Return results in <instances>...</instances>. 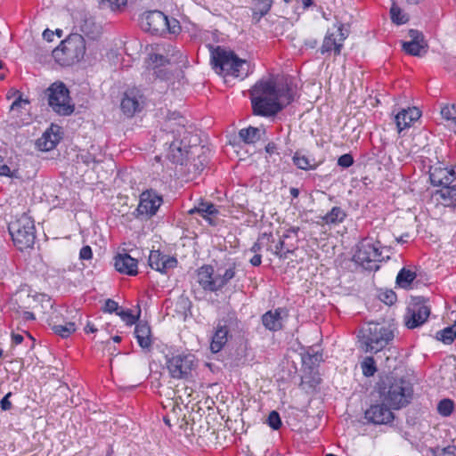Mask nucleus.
<instances>
[{"label":"nucleus","mask_w":456,"mask_h":456,"mask_svg":"<svg viewBox=\"0 0 456 456\" xmlns=\"http://www.w3.org/2000/svg\"><path fill=\"white\" fill-rule=\"evenodd\" d=\"M295 93L288 84L276 85L272 79L260 80L250 90L253 111L273 116L294 101Z\"/></svg>","instance_id":"1"},{"label":"nucleus","mask_w":456,"mask_h":456,"mask_svg":"<svg viewBox=\"0 0 456 456\" xmlns=\"http://www.w3.org/2000/svg\"><path fill=\"white\" fill-rule=\"evenodd\" d=\"M395 328L386 322H368L358 333L359 347L365 353H378L395 338Z\"/></svg>","instance_id":"2"},{"label":"nucleus","mask_w":456,"mask_h":456,"mask_svg":"<svg viewBox=\"0 0 456 456\" xmlns=\"http://www.w3.org/2000/svg\"><path fill=\"white\" fill-rule=\"evenodd\" d=\"M380 399L393 410L407 406L413 396L412 384L403 378H387L379 389Z\"/></svg>","instance_id":"3"},{"label":"nucleus","mask_w":456,"mask_h":456,"mask_svg":"<svg viewBox=\"0 0 456 456\" xmlns=\"http://www.w3.org/2000/svg\"><path fill=\"white\" fill-rule=\"evenodd\" d=\"M211 63L216 72L224 76L243 79L251 71L250 64L246 60L239 58L233 52L220 46L211 51Z\"/></svg>","instance_id":"4"},{"label":"nucleus","mask_w":456,"mask_h":456,"mask_svg":"<svg viewBox=\"0 0 456 456\" xmlns=\"http://www.w3.org/2000/svg\"><path fill=\"white\" fill-rule=\"evenodd\" d=\"M8 231L14 245L20 250L32 248L34 245L36 239L34 221L28 215L23 214L11 222Z\"/></svg>","instance_id":"5"},{"label":"nucleus","mask_w":456,"mask_h":456,"mask_svg":"<svg viewBox=\"0 0 456 456\" xmlns=\"http://www.w3.org/2000/svg\"><path fill=\"white\" fill-rule=\"evenodd\" d=\"M141 25L144 30L160 36L166 33L177 34L181 30L176 19H168L162 12L157 10L145 12L141 18Z\"/></svg>","instance_id":"6"},{"label":"nucleus","mask_w":456,"mask_h":456,"mask_svg":"<svg viewBox=\"0 0 456 456\" xmlns=\"http://www.w3.org/2000/svg\"><path fill=\"white\" fill-rule=\"evenodd\" d=\"M86 52L84 38L79 35L69 37L53 51V55L61 65L69 66L80 61Z\"/></svg>","instance_id":"7"},{"label":"nucleus","mask_w":456,"mask_h":456,"mask_svg":"<svg viewBox=\"0 0 456 456\" xmlns=\"http://www.w3.org/2000/svg\"><path fill=\"white\" fill-rule=\"evenodd\" d=\"M354 259L364 269L378 270L379 263L385 259L380 242L370 237L362 239L358 245Z\"/></svg>","instance_id":"8"},{"label":"nucleus","mask_w":456,"mask_h":456,"mask_svg":"<svg viewBox=\"0 0 456 456\" xmlns=\"http://www.w3.org/2000/svg\"><path fill=\"white\" fill-rule=\"evenodd\" d=\"M48 104L54 112L61 116H69L74 112L69 92L63 83H53L46 91Z\"/></svg>","instance_id":"9"},{"label":"nucleus","mask_w":456,"mask_h":456,"mask_svg":"<svg viewBox=\"0 0 456 456\" xmlns=\"http://www.w3.org/2000/svg\"><path fill=\"white\" fill-rule=\"evenodd\" d=\"M174 140L169 145L167 158L173 163L183 164V161L189 157V144L185 142L186 134H188L184 125L179 122V126L176 130L172 131Z\"/></svg>","instance_id":"10"},{"label":"nucleus","mask_w":456,"mask_h":456,"mask_svg":"<svg viewBox=\"0 0 456 456\" xmlns=\"http://www.w3.org/2000/svg\"><path fill=\"white\" fill-rule=\"evenodd\" d=\"M195 356L191 354L173 355L167 360V368L174 379H187L194 367Z\"/></svg>","instance_id":"11"},{"label":"nucleus","mask_w":456,"mask_h":456,"mask_svg":"<svg viewBox=\"0 0 456 456\" xmlns=\"http://www.w3.org/2000/svg\"><path fill=\"white\" fill-rule=\"evenodd\" d=\"M348 37V33L345 31L344 25L338 23L329 28L321 46V53H326L334 52L335 55H339L343 48V43Z\"/></svg>","instance_id":"12"},{"label":"nucleus","mask_w":456,"mask_h":456,"mask_svg":"<svg viewBox=\"0 0 456 456\" xmlns=\"http://www.w3.org/2000/svg\"><path fill=\"white\" fill-rule=\"evenodd\" d=\"M162 202L161 196L155 191L151 190L143 191L140 196L139 205L136 208L137 217L142 219L151 218L157 213Z\"/></svg>","instance_id":"13"},{"label":"nucleus","mask_w":456,"mask_h":456,"mask_svg":"<svg viewBox=\"0 0 456 456\" xmlns=\"http://www.w3.org/2000/svg\"><path fill=\"white\" fill-rule=\"evenodd\" d=\"M430 308L420 301L411 304L404 315V323L408 329H415L427 322Z\"/></svg>","instance_id":"14"},{"label":"nucleus","mask_w":456,"mask_h":456,"mask_svg":"<svg viewBox=\"0 0 456 456\" xmlns=\"http://www.w3.org/2000/svg\"><path fill=\"white\" fill-rule=\"evenodd\" d=\"M143 104V95L140 90L133 88L125 93L121 101V109L126 115L132 117L142 110Z\"/></svg>","instance_id":"15"},{"label":"nucleus","mask_w":456,"mask_h":456,"mask_svg":"<svg viewBox=\"0 0 456 456\" xmlns=\"http://www.w3.org/2000/svg\"><path fill=\"white\" fill-rule=\"evenodd\" d=\"M391 408L382 402L381 404L371 405L365 411V419L373 424L381 425L390 423L395 416Z\"/></svg>","instance_id":"16"},{"label":"nucleus","mask_w":456,"mask_h":456,"mask_svg":"<svg viewBox=\"0 0 456 456\" xmlns=\"http://www.w3.org/2000/svg\"><path fill=\"white\" fill-rule=\"evenodd\" d=\"M148 261L152 269L161 273H167L177 265L175 257L164 255L159 250L151 251Z\"/></svg>","instance_id":"17"},{"label":"nucleus","mask_w":456,"mask_h":456,"mask_svg":"<svg viewBox=\"0 0 456 456\" xmlns=\"http://www.w3.org/2000/svg\"><path fill=\"white\" fill-rule=\"evenodd\" d=\"M60 315V313H58L56 310H53L49 318L47 319V322L55 334L65 338L69 337L72 333L76 331L77 325L75 322H61Z\"/></svg>","instance_id":"18"},{"label":"nucleus","mask_w":456,"mask_h":456,"mask_svg":"<svg viewBox=\"0 0 456 456\" xmlns=\"http://www.w3.org/2000/svg\"><path fill=\"white\" fill-rule=\"evenodd\" d=\"M455 178L456 175L453 169L442 167L430 168L429 179L434 186H442V188L450 186Z\"/></svg>","instance_id":"19"},{"label":"nucleus","mask_w":456,"mask_h":456,"mask_svg":"<svg viewBox=\"0 0 456 456\" xmlns=\"http://www.w3.org/2000/svg\"><path fill=\"white\" fill-rule=\"evenodd\" d=\"M114 266L116 270L124 274L136 275L137 274V260L133 258L127 253L118 254L115 256Z\"/></svg>","instance_id":"20"},{"label":"nucleus","mask_w":456,"mask_h":456,"mask_svg":"<svg viewBox=\"0 0 456 456\" xmlns=\"http://www.w3.org/2000/svg\"><path fill=\"white\" fill-rule=\"evenodd\" d=\"M198 282L205 290L217 291L216 275L211 265H203L198 270Z\"/></svg>","instance_id":"21"},{"label":"nucleus","mask_w":456,"mask_h":456,"mask_svg":"<svg viewBox=\"0 0 456 456\" xmlns=\"http://www.w3.org/2000/svg\"><path fill=\"white\" fill-rule=\"evenodd\" d=\"M420 115V111L417 108H409L408 110L400 111L395 116L398 132L400 133L406 127H409L413 121L419 118Z\"/></svg>","instance_id":"22"},{"label":"nucleus","mask_w":456,"mask_h":456,"mask_svg":"<svg viewBox=\"0 0 456 456\" xmlns=\"http://www.w3.org/2000/svg\"><path fill=\"white\" fill-rule=\"evenodd\" d=\"M229 328L225 324H218L212 336L210 350L213 353L220 352L228 341Z\"/></svg>","instance_id":"23"},{"label":"nucleus","mask_w":456,"mask_h":456,"mask_svg":"<svg viewBox=\"0 0 456 456\" xmlns=\"http://www.w3.org/2000/svg\"><path fill=\"white\" fill-rule=\"evenodd\" d=\"M262 323L265 329L277 331L282 328L281 309L268 311L262 316Z\"/></svg>","instance_id":"24"},{"label":"nucleus","mask_w":456,"mask_h":456,"mask_svg":"<svg viewBox=\"0 0 456 456\" xmlns=\"http://www.w3.org/2000/svg\"><path fill=\"white\" fill-rule=\"evenodd\" d=\"M134 334L137 342L142 348L148 349L151 346V331L147 322H138L135 326Z\"/></svg>","instance_id":"25"},{"label":"nucleus","mask_w":456,"mask_h":456,"mask_svg":"<svg viewBox=\"0 0 456 456\" xmlns=\"http://www.w3.org/2000/svg\"><path fill=\"white\" fill-rule=\"evenodd\" d=\"M287 239H283V235L279 241L273 247L272 243L268 244L267 250H270L281 259H286L288 254L293 253L297 249V245L290 241L286 242Z\"/></svg>","instance_id":"26"},{"label":"nucleus","mask_w":456,"mask_h":456,"mask_svg":"<svg viewBox=\"0 0 456 456\" xmlns=\"http://www.w3.org/2000/svg\"><path fill=\"white\" fill-rule=\"evenodd\" d=\"M437 201H440L445 207L456 208V185L445 186L435 192Z\"/></svg>","instance_id":"27"},{"label":"nucleus","mask_w":456,"mask_h":456,"mask_svg":"<svg viewBox=\"0 0 456 456\" xmlns=\"http://www.w3.org/2000/svg\"><path fill=\"white\" fill-rule=\"evenodd\" d=\"M236 274V265L232 263L226 268L218 267L216 275L217 290L223 289Z\"/></svg>","instance_id":"28"},{"label":"nucleus","mask_w":456,"mask_h":456,"mask_svg":"<svg viewBox=\"0 0 456 456\" xmlns=\"http://www.w3.org/2000/svg\"><path fill=\"white\" fill-rule=\"evenodd\" d=\"M61 136L55 133L45 131L41 138L37 141V145L39 150L48 151L53 149L59 142Z\"/></svg>","instance_id":"29"},{"label":"nucleus","mask_w":456,"mask_h":456,"mask_svg":"<svg viewBox=\"0 0 456 456\" xmlns=\"http://www.w3.org/2000/svg\"><path fill=\"white\" fill-rule=\"evenodd\" d=\"M262 134H265L264 129L248 126V128L240 129L239 136L245 143L250 144L259 141Z\"/></svg>","instance_id":"30"},{"label":"nucleus","mask_w":456,"mask_h":456,"mask_svg":"<svg viewBox=\"0 0 456 456\" xmlns=\"http://www.w3.org/2000/svg\"><path fill=\"white\" fill-rule=\"evenodd\" d=\"M346 217V213L339 207H333L330 212L322 216V220L326 224H338L342 223Z\"/></svg>","instance_id":"31"},{"label":"nucleus","mask_w":456,"mask_h":456,"mask_svg":"<svg viewBox=\"0 0 456 456\" xmlns=\"http://www.w3.org/2000/svg\"><path fill=\"white\" fill-rule=\"evenodd\" d=\"M416 277L415 272L403 268L397 274L396 283L403 289H409Z\"/></svg>","instance_id":"32"},{"label":"nucleus","mask_w":456,"mask_h":456,"mask_svg":"<svg viewBox=\"0 0 456 456\" xmlns=\"http://www.w3.org/2000/svg\"><path fill=\"white\" fill-rule=\"evenodd\" d=\"M200 214L203 218L207 219L211 223L210 216H214L217 213L216 207L211 203H200L198 207H195L189 210V214Z\"/></svg>","instance_id":"33"},{"label":"nucleus","mask_w":456,"mask_h":456,"mask_svg":"<svg viewBox=\"0 0 456 456\" xmlns=\"http://www.w3.org/2000/svg\"><path fill=\"white\" fill-rule=\"evenodd\" d=\"M272 4V0H254V17L257 16V20H259L269 12Z\"/></svg>","instance_id":"34"},{"label":"nucleus","mask_w":456,"mask_h":456,"mask_svg":"<svg viewBox=\"0 0 456 456\" xmlns=\"http://www.w3.org/2000/svg\"><path fill=\"white\" fill-rule=\"evenodd\" d=\"M427 44L425 42H403V49L405 53L413 55L420 56L421 51L426 52Z\"/></svg>","instance_id":"35"},{"label":"nucleus","mask_w":456,"mask_h":456,"mask_svg":"<svg viewBox=\"0 0 456 456\" xmlns=\"http://www.w3.org/2000/svg\"><path fill=\"white\" fill-rule=\"evenodd\" d=\"M456 338V321L452 326L446 327L436 333V338L444 343H452Z\"/></svg>","instance_id":"36"},{"label":"nucleus","mask_w":456,"mask_h":456,"mask_svg":"<svg viewBox=\"0 0 456 456\" xmlns=\"http://www.w3.org/2000/svg\"><path fill=\"white\" fill-rule=\"evenodd\" d=\"M391 20L397 25L404 24L408 21V16L394 1L390 8Z\"/></svg>","instance_id":"37"},{"label":"nucleus","mask_w":456,"mask_h":456,"mask_svg":"<svg viewBox=\"0 0 456 456\" xmlns=\"http://www.w3.org/2000/svg\"><path fill=\"white\" fill-rule=\"evenodd\" d=\"M151 59L152 62L156 64V67L154 69V74H156V76L160 77L161 79L167 78L166 73L161 74L162 70L160 69H159V66L161 67V66H165V65L168 64L169 60L167 58H166L164 55L158 54V53L152 54Z\"/></svg>","instance_id":"38"},{"label":"nucleus","mask_w":456,"mask_h":456,"mask_svg":"<svg viewBox=\"0 0 456 456\" xmlns=\"http://www.w3.org/2000/svg\"><path fill=\"white\" fill-rule=\"evenodd\" d=\"M293 163L300 169L309 170L315 167L314 164H312V160L309 159L305 155L300 152H296L293 156Z\"/></svg>","instance_id":"39"},{"label":"nucleus","mask_w":456,"mask_h":456,"mask_svg":"<svg viewBox=\"0 0 456 456\" xmlns=\"http://www.w3.org/2000/svg\"><path fill=\"white\" fill-rule=\"evenodd\" d=\"M361 367L365 377H371L377 371L375 360L371 356L366 357L361 363Z\"/></svg>","instance_id":"40"},{"label":"nucleus","mask_w":456,"mask_h":456,"mask_svg":"<svg viewBox=\"0 0 456 456\" xmlns=\"http://www.w3.org/2000/svg\"><path fill=\"white\" fill-rule=\"evenodd\" d=\"M274 240L273 239V236L271 234L263 233L257 240L254 243L252 248H250V251L256 254L263 246H266L268 248V244L273 243Z\"/></svg>","instance_id":"41"},{"label":"nucleus","mask_w":456,"mask_h":456,"mask_svg":"<svg viewBox=\"0 0 456 456\" xmlns=\"http://www.w3.org/2000/svg\"><path fill=\"white\" fill-rule=\"evenodd\" d=\"M454 409V403L451 399H443L437 405L438 412L444 417L450 416Z\"/></svg>","instance_id":"42"},{"label":"nucleus","mask_w":456,"mask_h":456,"mask_svg":"<svg viewBox=\"0 0 456 456\" xmlns=\"http://www.w3.org/2000/svg\"><path fill=\"white\" fill-rule=\"evenodd\" d=\"M267 423L273 429L278 430L281 426L279 413L275 411H271L267 419Z\"/></svg>","instance_id":"43"},{"label":"nucleus","mask_w":456,"mask_h":456,"mask_svg":"<svg viewBox=\"0 0 456 456\" xmlns=\"http://www.w3.org/2000/svg\"><path fill=\"white\" fill-rule=\"evenodd\" d=\"M117 314L128 325L135 323L136 317L132 314L131 310H123L119 308Z\"/></svg>","instance_id":"44"},{"label":"nucleus","mask_w":456,"mask_h":456,"mask_svg":"<svg viewBox=\"0 0 456 456\" xmlns=\"http://www.w3.org/2000/svg\"><path fill=\"white\" fill-rule=\"evenodd\" d=\"M433 452L435 456H455L456 447L454 445H449L444 448L436 447Z\"/></svg>","instance_id":"45"},{"label":"nucleus","mask_w":456,"mask_h":456,"mask_svg":"<svg viewBox=\"0 0 456 456\" xmlns=\"http://www.w3.org/2000/svg\"><path fill=\"white\" fill-rule=\"evenodd\" d=\"M444 118L454 121L456 119V105L444 106L441 110Z\"/></svg>","instance_id":"46"},{"label":"nucleus","mask_w":456,"mask_h":456,"mask_svg":"<svg viewBox=\"0 0 456 456\" xmlns=\"http://www.w3.org/2000/svg\"><path fill=\"white\" fill-rule=\"evenodd\" d=\"M299 232V227L292 226L286 230L283 233V239H288L291 243H295L297 245V233Z\"/></svg>","instance_id":"47"},{"label":"nucleus","mask_w":456,"mask_h":456,"mask_svg":"<svg viewBox=\"0 0 456 456\" xmlns=\"http://www.w3.org/2000/svg\"><path fill=\"white\" fill-rule=\"evenodd\" d=\"M379 298L387 305H393L396 300V295L392 290H387L379 294Z\"/></svg>","instance_id":"48"},{"label":"nucleus","mask_w":456,"mask_h":456,"mask_svg":"<svg viewBox=\"0 0 456 456\" xmlns=\"http://www.w3.org/2000/svg\"><path fill=\"white\" fill-rule=\"evenodd\" d=\"M338 166L342 167H349L354 164V159L351 154H344L338 159Z\"/></svg>","instance_id":"49"},{"label":"nucleus","mask_w":456,"mask_h":456,"mask_svg":"<svg viewBox=\"0 0 456 456\" xmlns=\"http://www.w3.org/2000/svg\"><path fill=\"white\" fill-rule=\"evenodd\" d=\"M119 310L118 303L112 299H107L103 307V311L107 313H116Z\"/></svg>","instance_id":"50"},{"label":"nucleus","mask_w":456,"mask_h":456,"mask_svg":"<svg viewBox=\"0 0 456 456\" xmlns=\"http://www.w3.org/2000/svg\"><path fill=\"white\" fill-rule=\"evenodd\" d=\"M16 173V170L12 171L6 164H0V175H4L8 177H17Z\"/></svg>","instance_id":"51"},{"label":"nucleus","mask_w":456,"mask_h":456,"mask_svg":"<svg viewBox=\"0 0 456 456\" xmlns=\"http://www.w3.org/2000/svg\"><path fill=\"white\" fill-rule=\"evenodd\" d=\"M93 256L92 248L90 246H84L79 252V257L82 260H89Z\"/></svg>","instance_id":"52"},{"label":"nucleus","mask_w":456,"mask_h":456,"mask_svg":"<svg viewBox=\"0 0 456 456\" xmlns=\"http://www.w3.org/2000/svg\"><path fill=\"white\" fill-rule=\"evenodd\" d=\"M29 103L28 100L23 99L21 96H19L11 105V110H14L19 108H22L24 105H28Z\"/></svg>","instance_id":"53"},{"label":"nucleus","mask_w":456,"mask_h":456,"mask_svg":"<svg viewBox=\"0 0 456 456\" xmlns=\"http://www.w3.org/2000/svg\"><path fill=\"white\" fill-rule=\"evenodd\" d=\"M12 393L6 394L3 399L0 401V407L3 411H8L12 408V403L10 402L9 398L11 397Z\"/></svg>","instance_id":"54"},{"label":"nucleus","mask_w":456,"mask_h":456,"mask_svg":"<svg viewBox=\"0 0 456 456\" xmlns=\"http://www.w3.org/2000/svg\"><path fill=\"white\" fill-rule=\"evenodd\" d=\"M409 37H411L410 42H425L423 36L420 32L415 29L409 30Z\"/></svg>","instance_id":"55"},{"label":"nucleus","mask_w":456,"mask_h":456,"mask_svg":"<svg viewBox=\"0 0 456 456\" xmlns=\"http://www.w3.org/2000/svg\"><path fill=\"white\" fill-rule=\"evenodd\" d=\"M111 10L118 9L120 6L126 5V0H105Z\"/></svg>","instance_id":"56"},{"label":"nucleus","mask_w":456,"mask_h":456,"mask_svg":"<svg viewBox=\"0 0 456 456\" xmlns=\"http://www.w3.org/2000/svg\"><path fill=\"white\" fill-rule=\"evenodd\" d=\"M262 256L259 254H255L252 258H250L249 262L253 266H258L261 265Z\"/></svg>","instance_id":"57"},{"label":"nucleus","mask_w":456,"mask_h":456,"mask_svg":"<svg viewBox=\"0 0 456 456\" xmlns=\"http://www.w3.org/2000/svg\"><path fill=\"white\" fill-rule=\"evenodd\" d=\"M23 336L20 335V334H12V343L15 344V345H19L20 344L22 341H23Z\"/></svg>","instance_id":"58"},{"label":"nucleus","mask_w":456,"mask_h":456,"mask_svg":"<svg viewBox=\"0 0 456 456\" xmlns=\"http://www.w3.org/2000/svg\"><path fill=\"white\" fill-rule=\"evenodd\" d=\"M265 151H266V152H267V153H269V154H273V153H275V152H276V151H277V147H276L275 143H273V142H270V143H268V144L266 145V147H265Z\"/></svg>","instance_id":"59"},{"label":"nucleus","mask_w":456,"mask_h":456,"mask_svg":"<svg viewBox=\"0 0 456 456\" xmlns=\"http://www.w3.org/2000/svg\"><path fill=\"white\" fill-rule=\"evenodd\" d=\"M53 37V32L50 29H45L43 33V37L47 41H52Z\"/></svg>","instance_id":"60"},{"label":"nucleus","mask_w":456,"mask_h":456,"mask_svg":"<svg viewBox=\"0 0 456 456\" xmlns=\"http://www.w3.org/2000/svg\"><path fill=\"white\" fill-rule=\"evenodd\" d=\"M96 330H97L94 328V326L93 324L89 323V322L87 323L86 327L85 328V331H86V333H89V332L94 333V332H95Z\"/></svg>","instance_id":"61"},{"label":"nucleus","mask_w":456,"mask_h":456,"mask_svg":"<svg viewBox=\"0 0 456 456\" xmlns=\"http://www.w3.org/2000/svg\"><path fill=\"white\" fill-rule=\"evenodd\" d=\"M23 318L25 320H27V321L28 320H34L35 316H34L33 313L26 311V312L23 313Z\"/></svg>","instance_id":"62"},{"label":"nucleus","mask_w":456,"mask_h":456,"mask_svg":"<svg viewBox=\"0 0 456 456\" xmlns=\"http://www.w3.org/2000/svg\"><path fill=\"white\" fill-rule=\"evenodd\" d=\"M289 192L291 194V196L293 198H297L298 195H299V191L298 189L295 188V187H291L290 190H289Z\"/></svg>","instance_id":"63"},{"label":"nucleus","mask_w":456,"mask_h":456,"mask_svg":"<svg viewBox=\"0 0 456 456\" xmlns=\"http://www.w3.org/2000/svg\"><path fill=\"white\" fill-rule=\"evenodd\" d=\"M312 1H313V0H302L303 4H304V7H305V8H307V7H309L310 5H312Z\"/></svg>","instance_id":"64"}]
</instances>
